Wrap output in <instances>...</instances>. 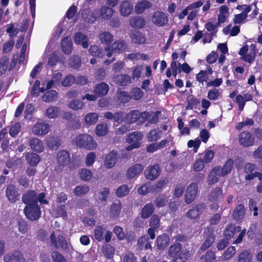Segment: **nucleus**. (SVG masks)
I'll list each match as a JSON object with an SVG mask.
<instances>
[{
    "label": "nucleus",
    "instance_id": "32",
    "mask_svg": "<svg viewBox=\"0 0 262 262\" xmlns=\"http://www.w3.org/2000/svg\"><path fill=\"white\" fill-rule=\"evenodd\" d=\"M121 209V203L118 201L114 202L111 206L110 216L111 217H116L118 216Z\"/></svg>",
    "mask_w": 262,
    "mask_h": 262
},
{
    "label": "nucleus",
    "instance_id": "37",
    "mask_svg": "<svg viewBox=\"0 0 262 262\" xmlns=\"http://www.w3.org/2000/svg\"><path fill=\"white\" fill-rule=\"evenodd\" d=\"M84 122L87 125H91L95 124L98 120V116L95 113L87 114L84 118Z\"/></svg>",
    "mask_w": 262,
    "mask_h": 262
},
{
    "label": "nucleus",
    "instance_id": "28",
    "mask_svg": "<svg viewBox=\"0 0 262 262\" xmlns=\"http://www.w3.org/2000/svg\"><path fill=\"white\" fill-rule=\"evenodd\" d=\"M169 243V237L165 234L159 236L157 238V246L160 250L164 249Z\"/></svg>",
    "mask_w": 262,
    "mask_h": 262
},
{
    "label": "nucleus",
    "instance_id": "45",
    "mask_svg": "<svg viewBox=\"0 0 262 262\" xmlns=\"http://www.w3.org/2000/svg\"><path fill=\"white\" fill-rule=\"evenodd\" d=\"M129 188L126 185H122L119 187L116 193L118 197L121 198L126 195L129 192Z\"/></svg>",
    "mask_w": 262,
    "mask_h": 262
},
{
    "label": "nucleus",
    "instance_id": "17",
    "mask_svg": "<svg viewBox=\"0 0 262 262\" xmlns=\"http://www.w3.org/2000/svg\"><path fill=\"white\" fill-rule=\"evenodd\" d=\"M143 166L140 164H135L128 168L126 172V177L131 179L139 175L143 170Z\"/></svg>",
    "mask_w": 262,
    "mask_h": 262
},
{
    "label": "nucleus",
    "instance_id": "27",
    "mask_svg": "<svg viewBox=\"0 0 262 262\" xmlns=\"http://www.w3.org/2000/svg\"><path fill=\"white\" fill-rule=\"evenodd\" d=\"M30 145L32 150L36 152H41L43 150V145L42 142L37 138L30 140Z\"/></svg>",
    "mask_w": 262,
    "mask_h": 262
},
{
    "label": "nucleus",
    "instance_id": "29",
    "mask_svg": "<svg viewBox=\"0 0 262 262\" xmlns=\"http://www.w3.org/2000/svg\"><path fill=\"white\" fill-rule=\"evenodd\" d=\"M129 24L133 27L142 28L145 25V20L140 16L132 17L129 19Z\"/></svg>",
    "mask_w": 262,
    "mask_h": 262
},
{
    "label": "nucleus",
    "instance_id": "39",
    "mask_svg": "<svg viewBox=\"0 0 262 262\" xmlns=\"http://www.w3.org/2000/svg\"><path fill=\"white\" fill-rule=\"evenodd\" d=\"M182 246L180 244L177 243L171 245L168 249V255L170 257L174 258L181 251Z\"/></svg>",
    "mask_w": 262,
    "mask_h": 262
},
{
    "label": "nucleus",
    "instance_id": "23",
    "mask_svg": "<svg viewBox=\"0 0 262 262\" xmlns=\"http://www.w3.org/2000/svg\"><path fill=\"white\" fill-rule=\"evenodd\" d=\"M241 230V228L239 226H235L232 224L228 225L224 231V236L227 239L231 238L234 236L235 233L239 232Z\"/></svg>",
    "mask_w": 262,
    "mask_h": 262
},
{
    "label": "nucleus",
    "instance_id": "6",
    "mask_svg": "<svg viewBox=\"0 0 262 262\" xmlns=\"http://www.w3.org/2000/svg\"><path fill=\"white\" fill-rule=\"evenodd\" d=\"M24 212L27 219L31 221L37 220L41 215V211L37 204L26 205Z\"/></svg>",
    "mask_w": 262,
    "mask_h": 262
},
{
    "label": "nucleus",
    "instance_id": "38",
    "mask_svg": "<svg viewBox=\"0 0 262 262\" xmlns=\"http://www.w3.org/2000/svg\"><path fill=\"white\" fill-rule=\"evenodd\" d=\"M62 51L66 54H70L72 51V41L69 37H65L61 42Z\"/></svg>",
    "mask_w": 262,
    "mask_h": 262
},
{
    "label": "nucleus",
    "instance_id": "43",
    "mask_svg": "<svg viewBox=\"0 0 262 262\" xmlns=\"http://www.w3.org/2000/svg\"><path fill=\"white\" fill-rule=\"evenodd\" d=\"M108 132V128L106 124H100L97 125L95 129L96 134L98 136L106 135Z\"/></svg>",
    "mask_w": 262,
    "mask_h": 262
},
{
    "label": "nucleus",
    "instance_id": "59",
    "mask_svg": "<svg viewBox=\"0 0 262 262\" xmlns=\"http://www.w3.org/2000/svg\"><path fill=\"white\" fill-rule=\"evenodd\" d=\"M236 252L235 248L234 247L231 246L229 247L227 250L224 253L223 258L225 260H227L232 257Z\"/></svg>",
    "mask_w": 262,
    "mask_h": 262
},
{
    "label": "nucleus",
    "instance_id": "52",
    "mask_svg": "<svg viewBox=\"0 0 262 262\" xmlns=\"http://www.w3.org/2000/svg\"><path fill=\"white\" fill-rule=\"evenodd\" d=\"M83 106V103L78 100H72L69 104V107L74 110H79Z\"/></svg>",
    "mask_w": 262,
    "mask_h": 262
},
{
    "label": "nucleus",
    "instance_id": "18",
    "mask_svg": "<svg viewBox=\"0 0 262 262\" xmlns=\"http://www.w3.org/2000/svg\"><path fill=\"white\" fill-rule=\"evenodd\" d=\"M4 260L5 262H24L25 261L23 254L18 251L6 254L4 256Z\"/></svg>",
    "mask_w": 262,
    "mask_h": 262
},
{
    "label": "nucleus",
    "instance_id": "53",
    "mask_svg": "<svg viewBox=\"0 0 262 262\" xmlns=\"http://www.w3.org/2000/svg\"><path fill=\"white\" fill-rule=\"evenodd\" d=\"M89 191V187L86 185H81L76 187L74 192L77 195H81L86 193Z\"/></svg>",
    "mask_w": 262,
    "mask_h": 262
},
{
    "label": "nucleus",
    "instance_id": "60",
    "mask_svg": "<svg viewBox=\"0 0 262 262\" xmlns=\"http://www.w3.org/2000/svg\"><path fill=\"white\" fill-rule=\"evenodd\" d=\"M80 177L84 181H89L92 178V172L90 170L82 169L80 171Z\"/></svg>",
    "mask_w": 262,
    "mask_h": 262
},
{
    "label": "nucleus",
    "instance_id": "44",
    "mask_svg": "<svg viewBox=\"0 0 262 262\" xmlns=\"http://www.w3.org/2000/svg\"><path fill=\"white\" fill-rule=\"evenodd\" d=\"M57 97V93L55 91H50L46 92L42 96V100L46 102L55 100Z\"/></svg>",
    "mask_w": 262,
    "mask_h": 262
},
{
    "label": "nucleus",
    "instance_id": "61",
    "mask_svg": "<svg viewBox=\"0 0 262 262\" xmlns=\"http://www.w3.org/2000/svg\"><path fill=\"white\" fill-rule=\"evenodd\" d=\"M166 180H161L158 181L156 184L151 186V190L153 192L159 191L166 184Z\"/></svg>",
    "mask_w": 262,
    "mask_h": 262
},
{
    "label": "nucleus",
    "instance_id": "63",
    "mask_svg": "<svg viewBox=\"0 0 262 262\" xmlns=\"http://www.w3.org/2000/svg\"><path fill=\"white\" fill-rule=\"evenodd\" d=\"M19 31V29L17 27V25L15 26L14 24H10L7 29V33L10 34L11 37L16 36L18 33Z\"/></svg>",
    "mask_w": 262,
    "mask_h": 262
},
{
    "label": "nucleus",
    "instance_id": "25",
    "mask_svg": "<svg viewBox=\"0 0 262 262\" xmlns=\"http://www.w3.org/2000/svg\"><path fill=\"white\" fill-rule=\"evenodd\" d=\"M117 160V154L115 151L111 152L106 157L104 165L107 168H111L113 167Z\"/></svg>",
    "mask_w": 262,
    "mask_h": 262
},
{
    "label": "nucleus",
    "instance_id": "15",
    "mask_svg": "<svg viewBox=\"0 0 262 262\" xmlns=\"http://www.w3.org/2000/svg\"><path fill=\"white\" fill-rule=\"evenodd\" d=\"M145 173L148 179L154 180L159 176V167L157 165L149 166L145 170Z\"/></svg>",
    "mask_w": 262,
    "mask_h": 262
},
{
    "label": "nucleus",
    "instance_id": "19",
    "mask_svg": "<svg viewBox=\"0 0 262 262\" xmlns=\"http://www.w3.org/2000/svg\"><path fill=\"white\" fill-rule=\"evenodd\" d=\"M229 9L226 5H222L219 8V14L217 17V25L224 23L228 17Z\"/></svg>",
    "mask_w": 262,
    "mask_h": 262
},
{
    "label": "nucleus",
    "instance_id": "50",
    "mask_svg": "<svg viewBox=\"0 0 262 262\" xmlns=\"http://www.w3.org/2000/svg\"><path fill=\"white\" fill-rule=\"evenodd\" d=\"M139 116V112L138 111L134 110L129 112L126 116V120L127 121L133 123L135 122L138 119Z\"/></svg>",
    "mask_w": 262,
    "mask_h": 262
},
{
    "label": "nucleus",
    "instance_id": "16",
    "mask_svg": "<svg viewBox=\"0 0 262 262\" xmlns=\"http://www.w3.org/2000/svg\"><path fill=\"white\" fill-rule=\"evenodd\" d=\"M23 202L27 205L37 204L36 194L34 191L30 190L23 194Z\"/></svg>",
    "mask_w": 262,
    "mask_h": 262
},
{
    "label": "nucleus",
    "instance_id": "41",
    "mask_svg": "<svg viewBox=\"0 0 262 262\" xmlns=\"http://www.w3.org/2000/svg\"><path fill=\"white\" fill-rule=\"evenodd\" d=\"M99 39L102 43L108 45L113 41V36L111 33L104 31L100 34Z\"/></svg>",
    "mask_w": 262,
    "mask_h": 262
},
{
    "label": "nucleus",
    "instance_id": "49",
    "mask_svg": "<svg viewBox=\"0 0 262 262\" xmlns=\"http://www.w3.org/2000/svg\"><path fill=\"white\" fill-rule=\"evenodd\" d=\"M205 163L201 158L196 160L192 165V168L195 172L201 171L205 167Z\"/></svg>",
    "mask_w": 262,
    "mask_h": 262
},
{
    "label": "nucleus",
    "instance_id": "33",
    "mask_svg": "<svg viewBox=\"0 0 262 262\" xmlns=\"http://www.w3.org/2000/svg\"><path fill=\"white\" fill-rule=\"evenodd\" d=\"M151 7V4L147 1L138 2L135 6V12L138 14L142 13L144 10Z\"/></svg>",
    "mask_w": 262,
    "mask_h": 262
},
{
    "label": "nucleus",
    "instance_id": "2",
    "mask_svg": "<svg viewBox=\"0 0 262 262\" xmlns=\"http://www.w3.org/2000/svg\"><path fill=\"white\" fill-rule=\"evenodd\" d=\"M74 145L87 149L96 148L97 144L92 136L88 134L77 136L72 141Z\"/></svg>",
    "mask_w": 262,
    "mask_h": 262
},
{
    "label": "nucleus",
    "instance_id": "9",
    "mask_svg": "<svg viewBox=\"0 0 262 262\" xmlns=\"http://www.w3.org/2000/svg\"><path fill=\"white\" fill-rule=\"evenodd\" d=\"M6 195L8 200L11 203H15L19 200L20 193L18 189L12 184H9L7 186L6 189Z\"/></svg>",
    "mask_w": 262,
    "mask_h": 262
},
{
    "label": "nucleus",
    "instance_id": "64",
    "mask_svg": "<svg viewBox=\"0 0 262 262\" xmlns=\"http://www.w3.org/2000/svg\"><path fill=\"white\" fill-rule=\"evenodd\" d=\"M51 256L54 262H66V259L58 252H52Z\"/></svg>",
    "mask_w": 262,
    "mask_h": 262
},
{
    "label": "nucleus",
    "instance_id": "30",
    "mask_svg": "<svg viewBox=\"0 0 262 262\" xmlns=\"http://www.w3.org/2000/svg\"><path fill=\"white\" fill-rule=\"evenodd\" d=\"M223 196L221 188L216 187L213 189L209 195V199L211 201H216L221 199Z\"/></svg>",
    "mask_w": 262,
    "mask_h": 262
},
{
    "label": "nucleus",
    "instance_id": "62",
    "mask_svg": "<svg viewBox=\"0 0 262 262\" xmlns=\"http://www.w3.org/2000/svg\"><path fill=\"white\" fill-rule=\"evenodd\" d=\"M214 153L212 150H209L205 152L202 160L206 163H210L213 159Z\"/></svg>",
    "mask_w": 262,
    "mask_h": 262
},
{
    "label": "nucleus",
    "instance_id": "48",
    "mask_svg": "<svg viewBox=\"0 0 262 262\" xmlns=\"http://www.w3.org/2000/svg\"><path fill=\"white\" fill-rule=\"evenodd\" d=\"M9 63V59L7 57H3L0 59V74L6 72Z\"/></svg>",
    "mask_w": 262,
    "mask_h": 262
},
{
    "label": "nucleus",
    "instance_id": "22",
    "mask_svg": "<svg viewBox=\"0 0 262 262\" xmlns=\"http://www.w3.org/2000/svg\"><path fill=\"white\" fill-rule=\"evenodd\" d=\"M190 256L189 250L187 249H181V251L178 255L174 256L172 262H185Z\"/></svg>",
    "mask_w": 262,
    "mask_h": 262
},
{
    "label": "nucleus",
    "instance_id": "20",
    "mask_svg": "<svg viewBox=\"0 0 262 262\" xmlns=\"http://www.w3.org/2000/svg\"><path fill=\"white\" fill-rule=\"evenodd\" d=\"M74 41L76 44L81 45L83 48H86L89 46L87 36L81 32L75 34Z\"/></svg>",
    "mask_w": 262,
    "mask_h": 262
},
{
    "label": "nucleus",
    "instance_id": "3",
    "mask_svg": "<svg viewBox=\"0 0 262 262\" xmlns=\"http://www.w3.org/2000/svg\"><path fill=\"white\" fill-rule=\"evenodd\" d=\"M238 54L242 56L241 58L249 63L252 62L256 55V45L252 44L248 50L247 45L243 46L239 51Z\"/></svg>",
    "mask_w": 262,
    "mask_h": 262
},
{
    "label": "nucleus",
    "instance_id": "54",
    "mask_svg": "<svg viewBox=\"0 0 262 262\" xmlns=\"http://www.w3.org/2000/svg\"><path fill=\"white\" fill-rule=\"evenodd\" d=\"M132 40L135 43H144L146 41V38L143 34L138 32L133 35Z\"/></svg>",
    "mask_w": 262,
    "mask_h": 262
},
{
    "label": "nucleus",
    "instance_id": "26",
    "mask_svg": "<svg viewBox=\"0 0 262 262\" xmlns=\"http://www.w3.org/2000/svg\"><path fill=\"white\" fill-rule=\"evenodd\" d=\"M154 211V208L153 204L151 203H148L142 209L140 214L141 217L142 219H147L152 214Z\"/></svg>",
    "mask_w": 262,
    "mask_h": 262
},
{
    "label": "nucleus",
    "instance_id": "55",
    "mask_svg": "<svg viewBox=\"0 0 262 262\" xmlns=\"http://www.w3.org/2000/svg\"><path fill=\"white\" fill-rule=\"evenodd\" d=\"M251 259L252 255L248 251L242 252L238 256L239 262H250Z\"/></svg>",
    "mask_w": 262,
    "mask_h": 262
},
{
    "label": "nucleus",
    "instance_id": "8",
    "mask_svg": "<svg viewBox=\"0 0 262 262\" xmlns=\"http://www.w3.org/2000/svg\"><path fill=\"white\" fill-rule=\"evenodd\" d=\"M198 191L196 183H191L187 187L185 195V201L187 204L192 203L195 199Z\"/></svg>",
    "mask_w": 262,
    "mask_h": 262
},
{
    "label": "nucleus",
    "instance_id": "1",
    "mask_svg": "<svg viewBox=\"0 0 262 262\" xmlns=\"http://www.w3.org/2000/svg\"><path fill=\"white\" fill-rule=\"evenodd\" d=\"M233 161L228 160L223 167L216 166L209 172L207 177V183L212 185L219 182L221 177H225L230 173L233 168Z\"/></svg>",
    "mask_w": 262,
    "mask_h": 262
},
{
    "label": "nucleus",
    "instance_id": "42",
    "mask_svg": "<svg viewBox=\"0 0 262 262\" xmlns=\"http://www.w3.org/2000/svg\"><path fill=\"white\" fill-rule=\"evenodd\" d=\"M143 70L142 65H137L132 68V79L135 80L139 79Z\"/></svg>",
    "mask_w": 262,
    "mask_h": 262
},
{
    "label": "nucleus",
    "instance_id": "31",
    "mask_svg": "<svg viewBox=\"0 0 262 262\" xmlns=\"http://www.w3.org/2000/svg\"><path fill=\"white\" fill-rule=\"evenodd\" d=\"M109 90L108 85L105 83H101L97 84L94 90L95 94L98 96L104 95L107 94Z\"/></svg>",
    "mask_w": 262,
    "mask_h": 262
},
{
    "label": "nucleus",
    "instance_id": "36",
    "mask_svg": "<svg viewBox=\"0 0 262 262\" xmlns=\"http://www.w3.org/2000/svg\"><path fill=\"white\" fill-rule=\"evenodd\" d=\"M60 113V109L56 106H51L47 109L46 116L50 119L57 118Z\"/></svg>",
    "mask_w": 262,
    "mask_h": 262
},
{
    "label": "nucleus",
    "instance_id": "7",
    "mask_svg": "<svg viewBox=\"0 0 262 262\" xmlns=\"http://www.w3.org/2000/svg\"><path fill=\"white\" fill-rule=\"evenodd\" d=\"M152 23L157 27L165 26L168 21L167 14L161 11H155L151 17Z\"/></svg>",
    "mask_w": 262,
    "mask_h": 262
},
{
    "label": "nucleus",
    "instance_id": "14",
    "mask_svg": "<svg viewBox=\"0 0 262 262\" xmlns=\"http://www.w3.org/2000/svg\"><path fill=\"white\" fill-rule=\"evenodd\" d=\"M205 210V206L203 204H198L189 210L186 213V216L190 219L198 217Z\"/></svg>",
    "mask_w": 262,
    "mask_h": 262
},
{
    "label": "nucleus",
    "instance_id": "35",
    "mask_svg": "<svg viewBox=\"0 0 262 262\" xmlns=\"http://www.w3.org/2000/svg\"><path fill=\"white\" fill-rule=\"evenodd\" d=\"M26 157L27 161V163L30 166H35L40 161L39 157L36 154L27 153L26 154Z\"/></svg>",
    "mask_w": 262,
    "mask_h": 262
},
{
    "label": "nucleus",
    "instance_id": "11",
    "mask_svg": "<svg viewBox=\"0 0 262 262\" xmlns=\"http://www.w3.org/2000/svg\"><path fill=\"white\" fill-rule=\"evenodd\" d=\"M126 46L122 41H117L114 42L112 46V50L110 48H106L107 56L110 57L114 55V53H119L125 50Z\"/></svg>",
    "mask_w": 262,
    "mask_h": 262
},
{
    "label": "nucleus",
    "instance_id": "13",
    "mask_svg": "<svg viewBox=\"0 0 262 262\" xmlns=\"http://www.w3.org/2000/svg\"><path fill=\"white\" fill-rule=\"evenodd\" d=\"M239 140L241 145L245 147H248L253 145L254 141V138L249 133L243 132L240 134Z\"/></svg>",
    "mask_w": 262,
    "mask_h": 262
},
{
    "label": "nucleus",
    "instance_id": "57",
    "mask_svg": "<svg viewBox=\"0 0 262 262\" xmlns=\"http://www.w3.org/2000/svg\"><path fill=\"white\" fill-rule=\"evenodd\" d=\"M131 96L133 99L135 100H139L141 99L143 96V93L140 89L135 88H134L131 93Z\"/></svg>",
    "mask_w": 262,
    "mask_h": 262
},
{
    "label": "nucleus",
    "instance_id": "40",
    "mask_svg": "<svg viewBox=\"0 0 262 262\" xmlns=\"http://www.w3.org/2000/svg\"><path fill=\"white\" fill-rule=\"evenodd\" d=\"M245 215L244 207L243 205H238L235 208L233 216L234 218L237 220H241L243 218Z\"/></svg>",
    "mask_w": 262,
    "mask_h": 262
},
{
    "label": "nucleus",
    "instance_id": "47",
    "mask_svg": "<svg viewBox=\"0 0 262 262\" xmlns=\"http://www.w3.org/2000/svg\"><path fill=\"white\" fill-rule=\"evenodd\" d=\"M161 133L158 130H151L147 136V139L149 141L152 142L158 140L161 138Z\"/></svg>",
    "mask_w": 262,
    "mask_h": 262
},
{
    "label": "nucleus",
    "instance_id": "51",
    "mask_svg": "<svg viewBox=\"0 0 262 262\" xmlns=\"http://www.w3.org/2000/svg\"><path fill=\"white\" fill-rule=\"evenodd\" d=\"M220 92L216 89H213L209 91L207 94V97L211 100H216L220 98Z\"/></svg>",
    "mask_w": 262,
    "mask_h": 262
},
{
    "label": "nucleus",
    "instance_id": "10",
    "mask_svg": "<svg viewBox=\"0 0 262 262\" xmlns=\"http://www.w3.org/2000/svg\"><path fill=\"white\" fill-rule=\"evenodd\" d=\"M49 125L45 122H37L32 127L33 133L37 136H43L50 131Z\"/></svg>",
    "mask_w": 262,
    "mask_h": 262
},
{
    "label": "nucleus",
    "instance_id": "56",
    "mask_svg": "<svg viewBox=\"0 0 262 262\" xmlns=\"http://www.w3.org/2000/svg\"><path fill=\"white\" fill-rule=\"evenodd\" d=\"M201 144V141L199 139L196 138L193 140H190L188 141L187 143V146L189 148L193 147V150L194 152H196L199 147H200Z\"/></svg>",
    "mask_w": 262,
    "mask_h": 262
},
{
    "label": "nucleus",
    "instance_id": "58",
    "mask_svg": "<svg viewBox=\"0 0 262 262\" xmlns=\"http://www.w3.org/2000/svg\"><path fill=\"white\" fill-rule=\"evenodd\" d=\"M138 192L140 194L144 195L149 192L153 191L151 190V186L150 183H148L142 185L140 187H139L138 189Z\"/></svg>",
    "mask_w": 262,
    "mask_h": 262
},
{
    "label": "nucleus",
    "instance_id": "21",
    "mask_svg": "<svg viewBox=\"0 0 262 262\" xmlns=\"http://www.w3.org/2000/svg\"><path fill=\"white\" fill-rule=\"evenodd\" d=\"M133 6L130 2L125 1L120 4V12L122 16H128L131 14Z\"/></svg>",
    "mask_w": 262,
    "mask_h": 262
},
{
    "label": "nucleus",
    "instance_id": "12",
    "mask_svg": "<svg viewBox=\"0 0 262 262\" xmlns=\"http://www.w3.org/2000/svg\"><path fill=\"white\" fill-rule=\"evenodd\" d=\"M70 161V156L69 152L65 150H62L58 152L57 163L58 166L62 168L67 166Z\"/></svg>",
    "mask_w": 262,
    "mask_h": 262
},
{
    "label": "nucleus",
    "instance_id": "24",
    "mask_svg": "<svg viewBox=\"0 0 262 262\" xmlns=\"http://www.w3.org/2000/svg\"><path fill=\"white\" fill-rule=\"evenodd\" d=\"M50 239L52 243L56 248H65L67 247V243L62 236H58V240H56L55 234L52 233L50 236Z\"/></svg>",
    "mask_w": 262,
    "mask_h": 262
},
{
    "label": "nucleus",
    "instance_id": "5",
    "mask_svg": "<svg viewBox=\"0 0 262 262\" xmlns=\"http://www.w3.org/2000/svg\"><path fill=\"white\" fill-rule=\"evenodd\" d=\"M114 13V10L108 7L104 6L100 9H95L93 11L92 15L94 17L93 19H87L89 22H93L96 18L100 17L104 20L110 19Z\"/></svg>",
    "mask_w": 262,
    "mask_h": 262
},
{
    "label": "nucleus",
    "instance_id": "4",
    "mask_svg": "<svg viewBox=\"0 0 262 262\" xmlns=\"http://www.w3.org/2000/svg\"><path fill=\"white\" fill-rule=\"evenodd\" d=\"M143 138V135L140 132H135L129 134L126 141L128 143L130 144V145L126 147L127 151H130L134 149L138 148L141 146V140Z\"/></svg>",
    "mask_w": 262,
    "mask_h": 262
},
{
    "label": "nucleus",
    "instance_id": "46",
    "mask_svg": "<svg viewBox=\"0 0 262 262\" xmlns=\"http://www.w3.org/2000/svg\"><path fill=\"white\" fill-rule=\"evenodd\" d=\"M214 241V236L212 233H210L208 235L201 247V249L203 250H205L210 247L211 245L213 244Z\"/></svg>",
    "mask_w": 262,
    "mask_h": 262
},
{
    "label": "nucleus",
    "instance_id": "34",
    "mask_svg": "<svg viewBox=\"0 0 262 262\" xmlns=\"http://www.w3.org/2000/svg\"><path fill=\"white\" fill-rule=\"evenodd\" d=\"M115 81L122 85H126L131 82V78L126 74H120L115 78Z\"/></svg>",
    "mask_w": 262,
    "mask_h": 262
}]
</instances>
